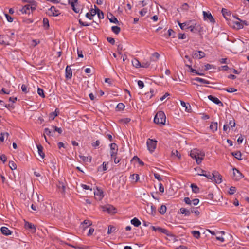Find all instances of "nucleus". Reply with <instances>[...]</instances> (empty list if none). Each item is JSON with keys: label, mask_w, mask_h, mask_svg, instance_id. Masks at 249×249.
I'll return each mask as SVG.
<instances>
[{"label": "nucleus", "mask_w": 249, "mask_h": 249, "mask_svg": "<svg viewBox=\"0 0 249 249\" xmlns=\"http://www.w3.org/2000/svg\"><path fill=\"white\" fill-rule=\"evenodd\" d=\"M206 198L208 199L213 200V195L212 193H209L207 195Z\"/></svg>", "instance_id": "4d7b16f0"}, {"label": "nucleus", "mask_w": 249, "mask_h": 249, "mask_svg": "<svg viewBox=\"0 0 249 249\" xmlns=\"http://www.w3.org/2000/svg\"><path fill=\"white\" fill-rule=\"evenodd\" d=\"M235 121L233 120L230 121L228 125L229 126L230 125L231 127H233L235 126Z\"/></svg>", "instance_id": "69168bd1"}, {"label": "nucleus", "mask_w": 249, "mask_h": 249, "mask_svg": "<svg viewBox=\"0 0 249 249\" xmlns=\"http://www.w3.org/2000/svg\"><path fill=\"white\" fill-rule=\"evenodd\" d=\"M178 24L182 30H185L187 29V26H188V24H187L186 22L181 23L179 22H178Z\"/></svg>", "instance_id": "ea45409f"}, {"label": "nucleus", "mask_w": 249, "mask_h": 249, "mask_svg": "<svg viewBox=\"0 0 249 249\" xmlns=\"http://www.w3.org/2000/svg\"><path fill=\"white\" fill-rule=\"evenodd\" d=\"M185 66L188 68L189 70L188 71L190 72L195 73L198 75H204V73L202 72L203 71V69H200V68L198 69L196 65L194 66V68H192V66L188 64H186Z\"/></svg>", "instance_id": "20e7f679"}, {"label": "nucleus", "mask_w": 249, "mask_h": 249, "mask_svg": "<svg viewBox=\"0 0 249 249\" xmlns=\"http://www.w3.org/2000/svg\"><path fill=\"white\" fill-rule=\"evenodd\" d=\"M232 156H233L236 159L241 160H242V154L240 151L233 152L231 153Z\"/></svg>", "instance_id": "cd10ccee"}, {"label": "nucleus", "mask_w": 249, "mask_h": 249, "mask_svg": "<svg viewBox=\"0 0 249 249\" xmlns=\"http://www.w3.org/2000/svg\"><path fill=\"white\" fill-rule=\"evenodd\" d=\"M58 115L57 113L55 112H52L49 115V119L51 120L54 119L55 117Z\"/></svg>", "instance_id": "8fccbe9b"}, {"label": "nucleus", "mask_w": 249, "mask_h": 249, "mask_svg": "<svg viewBox=\"0 0 249 249\" xmlns=\"http://www.w3.org/2000/svg\"><path fill=\"white\" fill-rule=\"evenodd\" d=\"M48 14L49 16L56 17L60 14V12L53 6L48 10Z\"/></svg>", "instance_id": "9b49d317"}, {"label": "nucleus", "mask_w": 249, "mask_h": 249, "mask_svg": "<svg viewBox=\"0 0 249 249\" xmlns=\"http://www.w3.org/2000/svg\"><path fill=\"white\" fill-rule=\"evenodd\" d=\"M171 156L172 157H177L179 159L181 158V154L177 150H173L172 151Z\"/></svg>", "instance_id": "2f4dec72"}, {"label": "nucleus", "mask_w": 249, "mask_h": 249, "mask_svg": "<svg viewBox=\"0 0 249 249\" xmlns=\"http://www.w3.org/2000/svg\"><path fill=\"white\" fill-rule=\"evenodd\" d=\"M184 201L186 204L188 205H191L192 204V201L188 197H186L184 198Z\"/></svg>", "instance_id": "5fc2aeb1"}, {"label": "nucleus", "mask_w": 249, "mask_h": 249, "mask_svg": "<svg viewBox=\"0 0 249 249\" xmlns=\"http://www.w3.org/2000/svg\"><path fill=\"white\" fill-rule=\"evenodd\" d=\"M130 178L132 180H135V182H137L139 179V176L138 174H133L130 176Z\"/></svg>", "instance_id": "09e8293b"}, {"label": "nucleus", "mask_w": 249, "mask_h": 249, "mask_svg": "<svg viewBox=\"0 0 249 249\" xmlns=\"http://www.w3.org/2000/svg\"><path fill=\"white\" fill-rule=\"evenodd\" d=\"M157 141L153 139H148L147 141V146L148 150L152 153L156 149Z\"/></svg>", "instance_id": "39448f33"}, {"label": "nucleus", "mask_w": 249, "mask_h": 249, "mask_svg": "<svg viewBox=\"0 0 249 249\" xmlns=\"http://www.w3.org/2000/svg\"><path fill=\"white\" fill-rule=\"evenodd\" d=\"M94 195L96 196V199L99 200H101L104 197L103 191L98 188L94 192Z\"/></svg>", "instance_id": "ddd939ff"}, {"label": "nucleus", "mask_w": 249, "mask_h": 249, "mask_svg": "<svg viewBox=\"0 0 249 249\" xmlns=\"http://www.w3.org/2000/svg\"><path fill=\"white\" fill-rule=\"evenodd\" d=\"M52 127L53 128V132L54 133L55 132H57L59 134H61L62 133V130L60 127H57L56 126H52Z\"/></svg>", "instance_id": "a19ab883"}, {"label": "nucleus", "mask_w": 249, "mask_h": 249, "mask_svg": "<svg viewBox=\"0 0 249 249\" xmlns=\"http://www.w3.org/2000/svg\"><path fill=\"white\" fill-rule=\"evenodd\" d=\"M131 223L135 227H139L141 224L140 221L136 217L131 220Z\"/></svg>", "instance_id": "393cba45"}, {"label": "nucleus", "mask_w": 249, "mask_h": 249, "mask_svg": "<svg viewBox=\"0 0 249 249\" xmlns=\"http://www.w3.org/2000/svg\"><path fill=\"white\" fill-rule=\"evenodd\" d=\"M166 121V116L163 111H158L155 116L154 122L158 124L164 125Z\"/></svg>", "instance_id": "f03ea898"}, {"label": "nucleus", "mask_w": 249, "mask_h": 249, "mask_svg": "<svg viewBox=\"0 0 249 249\" xmlns=\"http://www.w3.org/2000/svg\"><path fill=\"white\" fill-rule=\"evenodd\" d=\"M24 226L26 229H31L33 232H35L36 231V227L32 223L29 222H25Z\"/></svg>", "instance_id": "6ab92c4d"}, {"label": "nucleus", "mask_w": 249, "mask_h": 249, "mask_svg": "<svg viewBox=\"0 0 249 249\" xmlns=\"http://www.w3.org/2000/svg\"><path fill=\"white\" fill-rule=\"evenodd\" d=\"M199 200L197 198H195L192 200V203L195 206L197 205L199 203Z\"/></svg>", "instance_id": "338daca9"}, {"label": "nucleus", "mask_w": 249, "mask_h": 249, "mask_svg": "<svg viewBox=\"0 0 249 249\" xmlns=\"http://www.w3.org/2000/svg\"><path fill=\"white\" fill-rule=\"evenodd\" d=\"M195 170L197 172L196 174V175L206 177L207 178H211L210 174H207L206 171L203 170L199 167L195 168Z\"/></svg>", "instance_id": "9d476101"}, {"label": "nucleus", "mask_w": 249, "mask_h": 249, "mask_svg": "<svg viewBox=\"0 0 249 249\" xmlns=\"http://www.w3.org/2000/svg\"><path fill=\"white\" fill-rule=\"evenodd\" d=\"M159 57L160 54L158 53L155 52L152 54V60L153 61H157Z\"/></svg>", "instance_id": "c9c22d12"}, {"label": "nucleus", "mask_w": 249, "mask_h": 249, "mask_svg": "<svg viewBox=\"0 0 249 249\" xmlns=\"http://www.w3.org/2000/svg\"><path fill=\"white\" fill-rule=\"evenodd\" d=\"M124 107L125 106L123 103H120L117 105L116 108L119 110H122L124 109Z\"/></svg>", "instance_id": "603ef678"}, {"label": "nucleus", "mask_w": 249, "mask_h": 249, "mask_svg": "<svg viewBox=\"0 0 249 249\" xmlns=\"http://www.w3.org/2000/svg\"><path fill=\"white\" fill-rule=\"evenodd\" d=\"M104 211H107L109 213H116V209L110 205H108L104 207Z\"/></svg>", "instance_id": "4468645a"}, {"label": "nucleus", "mask_w": 249, "mask_h": 249, "mask_svg": "<svg viewBox=\"0 0 249 249\" xmlns=\"http://www.w3.org/2000/svg\"><path fill=\"white\" fill-rule=\"evenodd\" d=\"M115 227L111 225H109L108 227L107 233L110 234L114 232L115 230Z\"/></svg>", "instance_id": "49530a36"}, {"label": "nucleus", "mask_w": 249, "mask_h": 249, "mask_svg": "<svg viewBox=\"0 0 249 249\" xmlns=\"http://www.w3.org/2000/svg\"><path fill=\"white\" fill-rule=\"evenodd\" d=\"M138 85L140 89H142L144 86V84L143 81H142L141 80H139L138 81Z\"/></svg>", "instance_id": "052dcab7"}, {"label": "nucleus", "mask_w": 249, "mask_h": 249, "mask_svg": "<svg viewBox=\"0 0 249 249\" xmlns=\"http://www.w3.org/2000/svg\"><path fill=\"white\" fill-rule=\"evenodd\" d=\"M0 231L1 233L5 235H9L12 234V231L6 227H2Z\"/></svg>", "instance_id": "412c9836"}, {"label": "nucleus", "mask_w": 249, "mask_h": 249, "mask_svg": "<svg viewBox=\"0 0 249 249\" xmlns=\"http://www.w3.org/2000/svg\"><path fill=\"white\" fill-rule=\"evenodd\" d=\"M191 187L192 188L193 192L195 193H198L199 192V187L195 184H191Z\"/></svg>", "instance_id": "7c9ffc66"}, {"label": "nucleus", "mask_w": 249, "mask_h": 249, "mask_svg": "<svg viewBox=\"0 0 249 249\" xmlns=\"http://www.w3.org/2000/svg\"><path fill=\"white\" fill-rule=\"evenodd\" d=\"M236 187L234 186H231L230 188L228 193L230 195H233L236 192Z\"/></svg>", "instance_id": "a18cd8bd"}, {"label": "nucleus", "mask_w": 249, "mask_h": 249, "mask_svg": "<svg viewBox=\"0 0 249 249\" xmlns=\"http://www.w3.org/2000/svg\"><path fill=\"white\" fill-rule=\"evenodd\" d=\"M179 213L184 215V216H189L191 214L190 210L187 209L185 208H181L179 209Z\"/></svg>", "instance_id": "aec40b11"}, {"label": "nucleus", "mask_w": 249, "mask_h": 249, "mask_svg": "<svg viewBox=\"0 0 249 249\" xmlns=\"http://www.w3.org/2000/svg\"><path fill=\"white\" fill-rule=\"evenodd\" d=\"M203 15L205 20H208L211 23L214 22V19L210 13L209 12H207L206 11H203Z\"/></svg>", "instance_id": "f8f14e48"}, {"label": "nucleus", "mask_w": 249, "mask_h": 249, "mask_svg": "<svg viewBox=\"0 0 249 249\" xmlns=\"http://www.w3.org/2000/svg\"><path fill=\"white\" fill-rule=\"evenodd\" d=\"M107 17L110 22L115 24H118L119 21L117 18L111 13H107Z\"/></svg>", "instance_id": "f3484780"}, {"label": "nucleus", "mask_w": 249, "mask_h": 249, "mask_svg": "<svg viewBox=\"0 0 249 249\" xmlns=\"http://www.w3.org/2000/svg\"><path fill=\"white\" fill-rule=\"evenodd\" d=\"M205 56V53L200 51H195L192 53V56L195 59H201L204 57Z\"/></svg>", "instance_id": "1a4fd4ad"}, {"label": "nucleus", "mask_w": 249, "mask_h": 249, "mask_svg": "<svg viewBox=\"0 0 249 249\" xmlns=\"http://www.w3.org/2000/svg\"><path fill=\"white\" fill-rule=\"evenodd\" d=\"M242 174L236 168L233 169L232 178L235 180H239L243 178Z\"/></svg>", "instance_id": "6e6552de"}, {"label": "nucleus", "mask_w": 249, "mask_h": 249, "mask_svg": "<svg viewBox=\"0 0 249 249\" xmlns=\"http://www.w3.org/2000/svg\"><path fill=\"white\" fill-rule=\"evenodd\" d=\"M156 212V207L154 206H153V205H152L151 206V212L150 213L152 215H154L155 213Z\"/></svg>", "instance_id": "13d9d810"}, {"label": "nucleus", "mask_w": 249, "mask_h": 249, "mask_svg": "<svg viewBox=\"0 0 249 249\" xmlns=\"http://www.w3.org/2000/svg\"><path fill=\"white\" fill-rule=\"evenodd\" d=\"M37 148L38 149V153L39 155L41 157V158L43 159L45 157V154L43 152V147L41 144L37 145Z\"/></svg>", "instance_id": "4be33fe9"}, {"label": "nucleus", "mask_w": 249, "mask_h": 249, "mask_svg": "<svg viewBox=\"0 0 249 249\" xmlns=\"http://www.w3.org/2000/svg\"><path fill=\"white\" fill-rule=\"evenodd\" d=\"M37 93L38 94V95L39 96H40L42 98H45V95L44 93V91L42 89H41L40 88H38L37 89Z\"/></svg>", "instance_id": "c03bdc74"}, {"label": "nucleus", "mask_w": 249, "mask_h": 249, "mask_svg": "<svg viewBox=\"0 0 249 249\" xmlns=\"http://www.w3.org/2000/svg\"><path fill=\"white\" fill-rule=\"evenodd\" d=\"M5 135L7 137L9 136V133L7 132L6 133H0V141L1 142H3L4 141V136Z\"/></svg>", "instance_id": "de8ad7c7"}, {"label": "nucleus", "mask_w": 249, "mask_h": 249, "mask_svg": "<svg viewBox=\"0 0 249 249\" xmlns=\"http://www.w3.org/2000/svg\"><path fill=\"white\" fill-rule=\"evenodd\" d=\"M180 104L182 107H185V111L188 112H191L192 111V108L190 105L188 103H185L183 101H180Z\"/></svg>", "instance_id": "a211bd4d"}, {"label": "nucleus", "mask_w": 249, "mask_h": 249, "mask_svg": "<svg viewBox=\"0 0 249 249\" xmlns=\"http://www.w3.org/2000/svg\"><path fill=\"white\" fill-rule=\"evenodd\" d=\"M58 187L60 189V191L61 192V193H63L65 191V186L62 183H59V184L58 185Z\"/></svg>", "instance_id": "3c124183"}, {"label": "nucleus", "mask_w": 249, "mask_h": 249, "mask_svg": "<svg viewBox=\"0 0 249 249\" xmlns=\"http://www.w3.org/2000/svg\"><path fill=\"white\" fill-rule=\"evenodd\" d=\"M30 9V5L27 4L25 5L21 10L22 13L27 14L29 13V10Z\"/></svg>", "instance_id": "c85d7f7f"}, {"label": "nucleus", "mask_w": 249, "mask_h": 249, "mask_svg": "<svg viewBox=\"0 0 249 249\" xmlns=\"http://www.w3.org/2000/svg\"><path fill=\"white\" fill-rule=\"evenodd\" d=\"M43 22L44 27L46 29H48L49 27V20L47 18H44L43 19Z\"/></svg>", "instance_id": "79ce46f5"}, {"label": "nucleus", "mask_w": 249, "mask_h": 249, "mask_svg": "<svg viewBox=\"0 0 249 249\" xmlns=\"http://www.w3.org/2000/svg\"><path fill=\"white\" fill-rule=\"evenodd\" d=\"M111 30L114 33L117 35L121 31L120 28L116 26H112L111 27Z\"/></svg>", "instance_id": "72a5a7b5"}, {"label": "nucleus", "mask_w": 249, "mask_h": 249, "mask_svg": "<svg viewBox=\"0 0 249 249\" xmlns=\"http://www.w3.org/2000/svg\"><path fill=\"white\" fill-rule=\"evenodd\" d=\"M53 133L54 132H53V131H52L51 130L49 129L48 128H45L44 129V137L45 139V141L46 142H47V139H46L45 134H46V135H49V136H53Z\"/></svg>", "instance_id": "b1692460"}, {"label": "nucleus", "mask_w": 249, "mask_h": 249, "mask_svg": "<svg viewBox=\"0 0 249 249\" xmlns=\"http://www.w3.org/2000/svg\"><path fill=\"white\" fill-rule=\"evenodd\" d=\"M212 65L209 64H207V65H205L204 66V68H202L203 69V71H207L210 69L212 68Z\"/></svg>", "instance_id": "bf43d9fd"}, {"label": "nucleus", "mask_w": 249, "mask_h": 249, "mask_svg": "<svg viewBox=\"0 0 249 249\" xmlns=\"http://www.w3.org/2000/svg\"><path fill=\"white\" fill-rule=\"evenodd\" d=\"M188 8H189V5L186 3H183L181 7L182 9L183 10H185V11L188 10Z\"/></svg>", "instance_id": "e2e57ef3"}, {"label": "nucleus", "mask_w": 249, "mask_h": 249, "mask_svg": "<svg viewBox=\"0 0 249 249\" xmlns=\"http://www.w3.org/2000/svg\"><path fill=\"white\" fill-rule=\"evenodd\" d=\"M191 213H194L196 216H198L200 214V212L197 207H192L190 210Z\"/></svg>", "instance_id": "bb28decb"}, {"label": "nucleus", "mask_w": 249, "mask_h": 249, "mask_svg": "<svg viewBox=\"0 0 249 249\" xmlns=\"http://www.w3.org/2000/svg\"><path fill=\"white\" fill-rule=\"evenodd\" d=\"M218 124L217 122H213L211 123L210 126V128L212 131L214 132L217 130Z\"/></svg>", "instance_id": "a878e982"}, {"label": "nucleus", "mask_w": 249, "mask_h": 249, "mask_svg": "<svg viewBox=\"0 0 249 249\" xmlns=\"http://www.w3.org/2000/svg\"><path fill=\"white\" fill-rule=\"evenodd\" d=\"M211 177V178L208 179L214 181L216 183L219 184L222 182V176L217 172L213 173Z\"/></svg>", "instance_id": "423d86ee"}, {"label": "nucleus", "mask_w": 249, "mask_h": 249, "mask_svg": "<svg viewBox=\"0 0 249 249\" xmlns=\"http://www.w3.org/2000/svg\"><path fill=\"white\" fill-rule=\"evenodd\" d=\"M157 230L161 233H163L166 235H168V231L165 229L161 228L160 227H157Z\"/></svg>", "instance_id": "37998d69"}, {"label": "nucleus", "mask_w": 249, "mask_h": 249, "mask_svg": "<svg viewBox=\"0 0 249 249\" xmlns=\"http://www.w3.org/2000/svg\"><path fill=\"white\" fill-rule=\"evenodd\" d=\"M107 40L109 42L110 44L113 45L115 43V39L113 38L108 37L107 38Z\"/></svg>", "instance_id": "0e129e2a"}, {"label": "nucleus", "mask_w": 249, "mask_h": 249, "mask_svg": "<svg viewBox=\"0 0 249 249\" xmlns=\"http://www.w3.org/2000/svg\"><path fill=\"white\" fill-rule=\"evenodd\" d=\"M97 13L98 14V16L100 19H102L104 18V14L98 8L97 9Z\"/></svg>", "instance_id": "864d4df0"}, {"label": "nucleus", "mask_w": 249, "mask_h": 249, "mask_svg": "<svg viewBox=\"0 0 249 249\" xmlns=\"http://www.w3.org/2000/svg\"><path fill=\"white\" fill-rule=\"evenodd\" d=\"M21 88L22 91L23 92H24L25 93H27L28 92V90H27V86L25 85H24V84L22 85Z\"/></svg>", "instance_id": "6e6d98bb"}, {"label": "nucleus", "mask_w": 249, "mask_h": 249, "mask_svg": "<svg viewBox=\"0 0 249 249\" xmlns=\"http://www.w3.org/2000/svg\"><path fill=\"white\" fill-rule=\"evenodd\" d=\"M191 233L195 238L197 239H199L200 237V233L199 231H191Z\"/></svg>", "instance_id": "4c0bfd02"}, {"label": "nucleus", "mask_w": 249, "mask_h": 249, "mask_svg": "<svg viewBox=\"0 0 249 249\" xmlns=\"http://www.w3.org/2000/svg\"><path fill=\"white\" fill-rule=\"evenodd\" d=\"M166 211V207L165 205H162L160 209H159V212L161 214H164Z\"/></svg>", "instance_id": "f704fd0d"}, {"label": "nucleus", "mask_w": 249, "mask_h": 249, "mask_svg": "<svg viewBox=\"0 0 249 249\" xmlns=\"http://www.w3.org/2000/svg\"><path fill=\"white\" fill-rule=\"evenodd\" d=\"M132 65L136 68H148L149 66V63H132Z\"/></svg>", "instance_id": "5701e85b"}, {"label": "nucleus", "mask_w": 249, "mask_h": 249, "mask_svg": "<svg viewBox=\"0 0 249 249\" xmlns=\"http://www.w3.org/2000/svg\"><path fill=\"white\" fill-rule=\"evenodd\" d=\"M110 154L111 158H114L116 156L118 152V147L115 143H111L110 144Z\"/></svg>", "instance_id": "0eeeda50"}, {"label": "nucleus", "mask_w": 249, "mask_h": 249, "mask_svg": "<svg viewBox=\"0 0 249 249\" xmlns=\"http://www.w3.org/2000/svg\"><path fill=\"white\" fill-rule=\"evenodd\" d=\"M245 43L241 40L237 41L232 45V50L235 52H242L243 51Z\"/></svg>", "instance_id": "7ed1b4c3"}, {"label": "nucleus", "mask_w": 249, "mask_h": 249, "mask_svg": "<svg viewBox=\"0 0 249 249\" xmlns=\"http://www.w3.org/2000/svg\"><path fill=\"white\" fill-rule=\"evenodd\" d=\"M9 167L11 170H13L17 168V165L13 161H10L9 162Z\"/></svg>", "instance_id": "58836bf2"}, {"label": "nucleus", "mask_w": 249, "mask_h": 249, "mask_svg": "<svg viewBox=\"0 0 249 249\" xmlns=\"http://www.w3.org/2000/svg\"><path fill=\"white\" fill-rule=\"evenodd\" d=\"M72 75L71 69L69 66H67L65 70V77L66 79H71Z\"/></svg>", "instance_id": "dca6fc26"}, {"label": "nucleus", "mask_w": 249, "mask_h": 249, "mask_svg": "<svg viewBox=\"0 0 249 249\" xmlns=\"http://www.w3.org/2000/svg\"><path fill=\"white\" fill-rule=\"evenodd\" d=\"M0 160L3 161V162L4 163L6 160H7V157L4 154H2L0 157Z\"/></svg>", "instance_id": "774afa93"}, {"label": "nucleus", "mask_w": 249, "mask_h": 249, "mask_svg": "<svg viewBox=\"0 0 249 249\" xmlns=\"http://www.w3.org/2000/svg\"><path fill=\"white\" fill-rule=\"evenodd\" d=\"M208 98L210 100H211L215 104L223 106V103L217 97L210 95L208 96Z\"/></svg>", "instance_id": "2eb2a0df"}, {"label": "nucleus", "mask_w": 249, "mask_h": 249, "mask_svg": "<svg viewBox=\"0 0 249 249\" xmlns=\"http://www.w3.org/2000/svg\"><path fill=\"white\" fill-rule=\"evenodd\" d=\"M79 158L81 160H82L84 162H87L88 161V157L87 156H84L82 155H79Z\"/></svg>", "instance_id": "680f3d73"}, {"label": "nucleus", "mask_w": 249, "mask_h": 249, "mask_svg": "<svg viewBox=\"0 0 249 249\" xmlns=\"http://www.w3.org/2000/svg\"><path fill=\"white\" fill-rule=\"evenodd\" d=\"M190 156L193 159H195L196 163L199 164L205 156V153L203 151L196 148L191 151Z\"/></svg>", "instance_id": "f257e3e1"}, {"label": "nucleus", "mask_w": 249, "mask_h": 249, "mask_svg": "<svg viewBox=\"0 0 249 249\" xmlns=\"http://www.w3.org/2000/svg\"><path fill=\"white\" fill-rule=\"evenodd\" d=\"M83 228H86L91 225L92 224L90 221L89 220H85L82 224Z\"/></svg>", "instance_id": "e433bc0d"}, {"label": "nucleus", "mask_w": 249, "mask_h": 249, "mask_svg": "<svg viewBox=\"0 0 249 249\" xmlns=\"http://www.w3.org/2000/svg\"><path fill=\"white\" fill-rule=\"evenodd\" d=\"M194 80L202 83H204V84H209L210 83V82L209 81H207L204 79L199 78V77H196L194 79Z\"/></svg>", "instance_id": "c756f323"}, {"label": "nucleus", "mask_w": 249, "mask_h": 249, "mask_svg": "<svg viewBox=\"0 0 249 249\" xmlns=\"http://www.w3.org/2000/svg\"><path fill=\"white\" fill-rule=\"evenodd\" d=\"M234 27L236 28L237 29H240L243 28V26L242 25V22L241 21H235L234 22Z\"/></svg>", "instance_id": "473e14b6"}]
</instances>
